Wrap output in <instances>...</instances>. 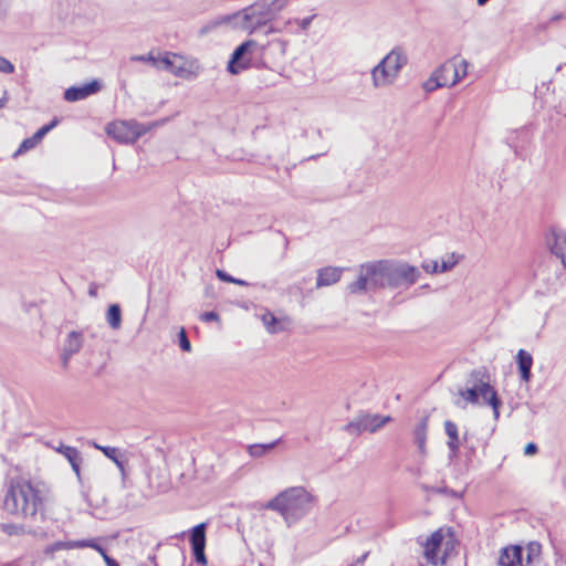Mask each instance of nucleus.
I'll list each match as a JSON object with an SVG mask.
<instances>
[{
    "mask_svg": "<svg viewBox=\"0 0 566 566\" xmlns=\"http://www.w3.org/2000/svg\"><path fill=\"white\" fill-rule=\"evenodd\" d=\"M280 442L281 438L268 443L250 444V458H261L270 453Z\"/></svg>",
    "mask_w": 566,
    "mask_h": 566,
    "instance_id": "obj_24",
    "label": "nucleus"
},
{
    "mask_svg": "<svg viewBox=\"0 0 566 566\" xmlns=\"http://www.w3.org/2000/svg\"><path fill=\"white\" fill-rule=\"evenodd\" d=\"M316 503V497L303 486H292L280 492L265 504V509L277 512L287 526L305 517Z\"/></svg>",
    "mask_w": 566,
    "mask_h": 566,
    "instance_id": "obj_4",
    "label": "nucleus"
},
{
    "mask_svg": "<svg viewBox=\"0 0 566 566\" xmlns=\"http://www.w3.org/2000/svg\"><path fill=\"white\" fill-rule=\"evenodd\" d=\"M106 321L113 329H118L122 326V310L118 304L109 305L106 313Z\"/></svg>",
    "mask_w": 566,
    "mask_h": 566,
    "instance_id": "obj_25",
    "label": "nucleus"
},
{
    "mask_svg": "<svg viewBox=\"0 0 566 566\" xmlns=\"http://www.w3.org/2000/svg\"><path fill=\"white\" fill-rule=\"evenodd\" d=\"M132 61H138V62H150L155 67L158 66V57L153 54V52H149L147 55H134L130 57Z\"/></svg>",
    "mask_w": 566,
    "mask_h": 566,
    "instance_id": "obj_39",
    "label": "nucleus"
},
{
    "mask_svg": "<svg viewBox=\"0 0 566 566\" xmlns=\"http://www.w3.org/2000/svg\"><path fill=\"white\" fill-rule=\"evenodd\" d=\"M57 124H59V119L54 118L51 123H49L48 125H44L40 129H38L31 138L38 145L43 139V137L50 130H52Z\"/></svg>",
    "mask_w": 566,
    "mask_h": 566,
    "instance_id": "obj_29",
    "label": "nucleus"
},
{
    "mask_svg": "<svg viewBox=\"0 0 566 566\" xmlns=\"http://www.w3.org/2000/svg\"><path fill=\"white\" fill-rule=\"evenodd\" d=\"M392 69L385 62V57L380 60V62L371 70V80L374 87H384L391 85L395 80L398 77L394 75Z\"/></svg>",
    "mask_w": 566,
    "mask_h": 566,
    "instance_id": "obj_13",
    "label": "nucleus"
},
{
    "mask_svg": "<svg viewBox=\"0 0 566 566\" xmlns=\"http://www.w3.org/2000/svg\"><path fill=\"white\" fill-rule=\"evenodd\" d=\"M444 431H446V434L448 436L447 446L449 449V458L450 459L457 458L459 454L460 447H461V440L459 437L458 426L451 420H446L444 421Z\"/></svg>",
    "mask_w": 566,
    "mask_h": 566,
    "instance_id": "obj_19",
    "label": "nucleus"
},
{
    "mask_svg": "<svg viewBox=\"0 0 566 566\" xmlns=\"http://www.w3.org/2000/svg\"><path fill=\"white\" fill-rule=\"evenodd\" d=\"M201 66L197 59L185 57L178 54L172 74L184 80H195L200 73Z\"/></svg>",
    "mask_w": 566,
    "mask_h": 566,
    "instance_id": "obj_10",
    "label": "nucleus"
},
{
    "mask_svg": "<svg viewBox=\"0 0 566 566\" xmlns=\"http://www.w3.org/2000/svg\"><path fill=\"white\" fill-rule=\"evenodd\" d=\"M438 552L439 551H437L434 548H429V547L424 546V556L431 563H434Z\"/></svg>",
    "mask_w": 566,
    "mask_h": 566,
    "instance_id": "obj_45",
    "label": "nucleus"
},
{
    "mask_svg": "<svg viewBox=\"0 0 566 566\" xmlns=\"http://www.w3.org/2000/svg\"><path fill=\"white\" fill-rule=\"evenodd\" d=\"M490 0H476L478 6L483 7L485 6Z\"/></svg>",
    "mask_w": 566,
    "mask_h": 566,
    "instance_id": "obj_55",
    "label": "nucleus"
},
{
    "mask_svg": "<svg viewBox=\"0 0 566 566\" xmlns=\"http://www.w3.org/2000/svg\"><path fill=\"white\" fill-rule=\"evenodd\" d=\"M420 276V271L406 262L379 260L360 265L356 281L347 285L352 294L376 289H409Z\"/></svg>",
    "mask_w": 566,
    "mask_h": 566,
    "instance_id": "obj_2",
    "label": "nucleus"
},
{
    "mask_svg": "<svg viewBox=\"0 0 566 566\" xmlns=\"http://www.w3.org/2000/svg\"><path fill=\"white\" fill-rule=\"evenodd\" d=\"M106 566H119V564L111 556H105Z\"/></svg>",
    "mask_w": 566,
    "mask_h": 566,
    "instance_id": "obj_50",
    "label": "nucleus"
},
{
    "mask_svg": "<svg viewBox=\"0 0 566 566\" xmlns=\"http://www.w3.org/2000/svg\"><path fill=\"white\" fill-rule=\"evenodd\" d=\"M289 0H259L250 4V69L264 67L265 86L274 83L285 54V43L279 39H259L274 32L272 20L287 4Z\"/></svg>",
    "mask_w": 566,
    "mask_h": 566,
    "instance_id": "obj_1",
    "label": "nucleus"
},
{
    "mask_svg": "<svg viewBox=\"0 0 566 566\" xmlns=\"http://www.w3.org/2000/svg\"><path fill=\"white\" fill-rule=\"evenodd\" d=\"M57 124H59V119L54 118L51 123H49L48 125H44L40 129H38L31 138L38 145L43 139V137L50 130H52Z\"/></svg>",
    "mask_w": 566,
    "mask_h": 566,
    "instance_id": "obj_32",
    "label": "nucleus"
},
{
    "mask_svg": "<svg viewBox=\"0 0 566 566\" xmlns=\"http://www.w3.org/2000/svg\"><path fill=\"white\" fill-rule=\"evenodd\" d=\"M99 90L101 83L97 80H93L90 83L66 88L64 92V98L67 102H77L88 97L90 95L96 94Z\"/></svg>",
    "mask_w": 566,
    "mask_h": 566,
    "instance_id": "obj_12",
    "label": "nucleus"
},
{
    "mask_svg": "<svg viewBox=\"0 0 566 566\" xmlns=\"http://www.w3.org/2000/svg\"><path fill=\"white\" fill-rule=\"evenodd\" d=\"M460 395L471 403H478L479 397L481 396L483 400L492 407L494 418L497 419L500 417L499 409L502 406V401L496 390L489 382H482L481 386L473 385L471 388L460 390Z\"/></svg>",
    "mask_w": 566,
    "mask_h": 566,
    "instance_id": "obj_6",
    "label": "nucleus"
},
{
    "mask_svg": "<svg viewBox=\"0 0 566 566\" xmlns=\"http://www.w3.org/2000/svg\"><path fill=\"white\" fill-rule=\"evenodd\" d=\"M343 268L326 266L317 271L316 287L321 289L337 283L343 273Z\"/></svg>",
    "mask_w": 566,
    "mask_h": 566,
    "instance_id": "obj_16",
    "label": "nucleus"
},
{
    "mask_svg": "<svg viewBox=\"0 0 566 566\" xmlns=\"http://www.w3.org/2000/svg\"><path fill=\"white\" fill-rule=\"evenodd\" d=\"M81 462H82V457H80L77 461L70 463L72 467V470L74 471V473L80 482L82 480L81 469H80Z\"/></svg>",
    "mask_w": 566,
    "mask_h": 566,
    "instance_id": "obj_47",
    "label": "nucleus"
},
{
    "mask_svg": "<svg viewBox=\"0 0 566 566\" xmlns=\"http://www.w3.org/2000/svg\"><path fill=\"white\" fill-rule=\"evenodd\" d=\"M206 530L207 524L200 523L196 525L190 533V543L195 555V559L198 564H201L202 566L207 565V557L205 554Z\"/></svg>",
    "mask_w": 566,
    "mask_h": 566,
    "instance_id": "obj_9",
    "label": "nucleus"
},
{
    "mask_svg": "<svg viewBox=\"0 0 566 566\" xmlns=\"http://www.w3.org/2000/svg\"><path fill=\"white\" fill-rule=\"evenodd\" d=\"M457 261H442L441 265H439V272H448L454 268Z\"/></svg>",
    "mask_w": 566,
    "mask_h": 566,
    "instance_id": "obj_44",
    "label": "nucleus"
},
{
    "mask_svg": "<svg viewBox=\"0 0 566 566\" xmlns=\"http://www.w3.org/2000/svg\"><path fill=\"white\" fill-rule=\"evenodd\" d=\"M443 541V535L440 530L433 532L426 541L424 546L429 548H434L437 551L440 549V546Z\"/></svg>",
    "mask_w": 566,
    "mask_h": 566,
    "instance_id": "obj_34",
    "label": "nucleus"
},
{
    "mask_svg": "<svg viewBox=\"0 0 566 566\" xmlns=\"http://www.w3.org/2000/svg\"><path fill=\"white\" fill-rule=\"evenodd\" d=\"M538 451L537 444L534 442H530L524 448L525 455H534Z\"/></svg>",
    "mask_w": 566,
    "mask_h": 566,
    "instance_id": "obj_46",
    "label": "nucleus"
},
{
    "mask_svg": "<svg viewBox=\"0 0 566 566\" xmlns=\"http://www.w3.org/2000/svg\"><path fill=\"white\" fill-rule=\"evenodd\" d=\"M451 74L453 75V78L451 82H449V85L453 86L460 82V80L467 74V71L463 70L462 74H460L457 65L453 63V71H451Z\"/></svg>",
    "mask_w": 566,
    "mask_h": 566,
    "instance_id": "obj_41",
    "label": "nucleus"
},
{
    "mask_svg": "<svg viewBox=\"0 0 566 566\" xmlns=\"http://www.w3.org/2000/svg\"><path fill=\"white\" fill-rule=\"evenodd\" d=\"M36 146V144L33 142L31 137L25 138L19 146V148L13 154V157L17 158L18 156L33 149Z\"/></svg>",
    "mask_w": 566,
    "mask_h": 566,
    "instance_id": "obj_36",
    "label": "nucleus"
},
{
    "mask_svg": "<svg viewBox=\"0 0 566 566\" xmlns=\"http://www.w3.org/2000/svg\"><path fill=\"white\" fill-rule=\"evenodd\" d=\"M422 268L428 273H438L439 272V263L437 261H431L429 263H423Z\"/></svg>",
    "mask_w": 566,
    "mask_h": 566,
    "instance_id": "obj_43",
    "label": "nucleus"
},
{
    "mask_svg": "<svg viewBox=\"0 0 566 566\" xmlns=\"http://www.w3.org/2000/svg\"><path fill=\"white\" fill-rule=\"evenodd\" d=\"M385 62L392 69L394 75H399L400 71L408 64V56L402 46H395L386 56Z\"/></svg>",
    "mask_w": 566,
    "mask_h": 566,
    "instance_id": "obj_17",
    "label": "nucleus"
},
{
    "mask_svg": "<svg viewBox=\"0 0 566 566\" xmlns=\"http://www.w3.org/2000/svg\"><path fill=\"white\" fill-rule=\"evenodd\" d=\"M232 21H235V27L244 29L248 23V9H243L233 15H223L209 21L201 28L200 34H207L216 28L231 23Z\"/></svg>",
    "mask_w": 566,
    "mask_h": 566,
    "instance_id": "obj_11",
    "label": "nucleus"
},
{
    "mask_svg": "<svg viewBox=\"0 0 566 566\" xmlns=\"http://www.w3.org/2000/svg\"><path fill=\"white\" fill-rule=\"evenodd\" d=\"M216 274L223 282L235 283L239 285H247V282L244 280L234 279L233 276H231L223 270H217Z\"/></svg>",
    "mask_w": 566,
    "mask_h": 566,
    "instance_id": "obj_38",
    "label": "nucleus"
},
{
    "mask_svg": "<svg viewBox=\"0 0 566 566\" xmlns=\"http://www.w3.org/2000/svg\"><path fill=\"white\" fill-rule=\"evenodd\" d=\"M516 363L521 375V379L524 381H530L532 377L531 370L533 366L532 355L525 349H520L516 355Z\"/></svg>",
    "mask_w": 566,
    "mask_h": 566,
    "instance_id": "obj_21",
    "label": "nucleus"
},
{
    "mask_svg": "<svg viewBox=\"0 0 566 566\" xmlns=\"http://www.w3.org/2000/svg\"><path fill=\"white\" fill-rule=\"evenodd\" d=\"M426 490H429V488H426ZM430 491L436 492V493H447L448 489L447 488H430Z\"/></svg>",
    "mask_w": 566,
    "mask_h": 566,
    "instance_id": "obj_51",
    "label": "nucleus"
},
{
    "mask_svg": "<svg viewBox=\"0 0 566 566\" xmlns=\"http://www.w3.org/2000/svg\"><path fill=\"white\" fill-rule=\"evenodd\" d=\"M313 19H314V15H312V17H306V18L302 19V20L298 22V24H300L301 29H302V30H304V31H305V30H307V29H308V27L311 25V23H312Z\"/></svg>",
    "mask_w": 566,
    "mask_h": 566,
    "instance_id": "obj_48",
    "label": "nucleus"
},
{
    "mask_svg": "<svg viewBox=\"0 0 566 566\" xmlns=\"http://www.w3.org/2000/svg\"><path fill=\"white\" fill-rule=\"evenodd\" d=\"M57 124H59V119L54 118L51 123H49L48 125H44L40 129H38L31 138L38 145L43 139V137L50 130H52Z\"/></svg>",
    "mask_w": 566,
    "mask_h": 566,
    "instance_id": "obj_30",
    "label": "nucleus"
},
{
    "mask_svg": "<svg viewBox=\"0 0 566 566\" xmlns=\"http://www.w3.org/2000/svg\"><path fill=\"white\" fill-rule=\"evenodd\" d=\"M84 337L81 332L72 331L67 334L62 352V364L66 368L70 358L77 354L83 347Z\"/></svg>",
    "mask_w": 566,
    "mask_h": 566,
    "instance_id": "obj_14",
    "label": "nucleus"
},
{
    "mask_svg": "<svg viewBox=\"0 0 566 566\" xmlns=\"http://www.w3.org/2000/svg\"><path fill=\"white\" fill-rule=\"evenodd\" d=\"M256 78H259L260 84H263L261 81L266 78L265 71L263 70V78H260V75H256Z\"/></svg>",
    "mask_w": 566,
    "mask_h": 566,
    "instance_id": "obj_56",
    "label": "nucleus"
},
{
    "mask_svg": "<svg viewBox=\"0 0 566 566\" xmlns=\"http://www.w3.org/2000/svg\"><path fill=\"white\" fill-rule=\"evenodd\" d=\"M57 451H59L61 454H63V455L67 459V461H69L70 463L77 461V460H78V458L81 457L80 451H78L76 448H74V447H70V446H63V444H62V446L57 449Z\"/></svg>",
    "mask_w": 566,
    "mask_h": 566,
    "instance_id": "obj_33",
    "label": "nucleus"
},
{
    "mask_svg": "<svg viewBox=\"0 0 566 566\" xmlns=\"http://www.w3.org/2000/svg\"><path fill=\"white\" fill-rule=\"evenodd\" d=\"M167 122L168 118L147 124L135 119L115 120L106 126L105 132L119 144H134L139 137Z\"/></svg>",
    "mask_w": 566,
    "mask_h": 566,
    "instance_id": "obj_5",
    "label": "nucleus"
},
{
    "mask_svg": "<svg viewBox=\"0 0 566 566\" xmlns=\"http://www.w3.org/2000/svg\"><path fill=\"white\" fill-rule=\"evenodd\" d=\"M428 423H429V417H422L420 421L417 423V426L413 429V441L418 447L419 453L421 455L427 454V433H428Z\"/></svg>",
    "mask_w": 566,
    "mask_h": 566,
    "instance_id": "obj_20",
    "label": "nucleus"
},
{
    "mask_svg": "<svg viewBox=\"0 0 566 566\" xmlns=\"http://www.w3.org/2000/svg\"><path fill=\"white\" fill-rule=\"evenodd\" d=\"M248 53V40L243 41L232 53L231 59L228 62V71L231 74H239L248 67V61L243 60Z\"/></svg>",
    "mask_w": 566,
    "mask_h": 566,
    "instance_id": "obj_15",
    "label": "nucleus"
},
{
    "mask_svg": "<svg viewBox=\"0 0 566 566\" xmlns=\"http://www.w3.org/2000/svg\"><path fill=\"white\" fill-rule=\"evenodd\" d=\"M177 53L166 52L163 57H158V69L166 70L172 74V70L175 67V63L177 60Z\"/></svg>",
    "mask_w": 566,
    "mask_h": 566,
    "instance_id": "obj_28",
    "label": "nucleus"
},
{
    "mask_svg": "<svg viewBox=\"0 0 566 566\" xmlns=\"http://www.w3.org/2000/svg\"><path fill=\"white\" fill-rule=\"evenodd\" d=\"M200 319H201L202 322H206V323H208V322H214V321H219V315H218L216 312H213V311H211V312H205V313H202V314L200 315Z\"/></svg>",
    "mask_w": 566,
    "mask_h": 566,
    "instance_id": "obj_42",
    "label": "nucleus"
},
{
    "mask_svg": "<svg viewBox=\"0 0 566 566\" xmlns=\"http://www.w3.org/2000/svg\"><path fill=\"white\" fill-rule=\"evenodd\" d=\"M178 342H179V346L180 348L184 350V352H191V343L187 336V333L185 331V328H180L179 333H178Z\"/></svg>",
    "mask_w": 566,
    "mask_h": 566,
    "instance_id": "obj_37",
    "label": "nucleus"
},
{
    "mask_svg": "<svg viewBox=\"0 0 566 566\" xmlns=\"http://www.w3.org/2000/svg\"><path fill=\"white\" fill-rule=\"evenodd\" d=\"M450 74H451V73H441V74H440L441 81H449L448 76H449Z\"/></svg>",
    "mask_w": 566,
    "mask_h": 566,
    "instance_id": "obj_54",
    "label": "nucleus"
},
{
    "mask_svg": "<svg viewBox=\"0 0 566 566\" xmlns=\"http://www.w3.org/2000/svg\"><path fill=\"white\" fill-rule=\"evenodd\" d=\"M549 251L562 260L566 269V232L556 226H551L544 235Z\"/></svg>",
    "mask_w": 566,
    "mask_h": 566,
    "instance_id": "obj_8",
    "label": "nucleus"
},
{
    "mask_svg": "<svg viewBox=\"0 0 566 566\" xmlns=\"http://www.w3.org/2000/svg\"><path fill=\"white\" fill-rule=\"evenodd\" d=\"M390 420L391 418L389 416L360 413L349 421L344 427V430L353 436H359L364 431L376 432Z\"/></svg>",
    "mask_w": 566,
    "mask_h": 566,
    "instance_id": "obj_7",
    "label": "nucleus"
},
{
    "mask_svg": "<svg viewBox=\"0 0 566 566\" xmlns=\"http://www.w3.org/2000/svg\"><path fill=\"white\" fill-rule=\"evenodd\" d=\"M489 378L486 368L482 367L479 369H474L470 374V381L473 382V385L481 386L482 382H485L484 379Z\"/></svg>",
    "mask_w": 566,
    "mask_h": 566,
    "instance_id": "obj_35",
    "label": "nucleus"
},
{
    "mask_svg": "<svg viewBox=\"0 0 566 566\" xmlns=\"http://www.w3.org/2000/svg\"><path fill=\"white\" fill-rule=\"evenodd\" d=\"M261 321L266 331L271 334H276L285 329L284 322L275 317L271 312H266L261 316Z\"/></svg>",
    "mask_w": 566,
    "mask_h": 566,
    "instance_id": "obj_23",
    "label": "nucleus"
},
{
    "mask_svg": "<svg viewBox=\"0 0 566 566\" xmlns=\"http://www.w3.org/2000/svg\"><path fill=\"white\" fill-rule=\"evenodd\" d=\"M368 552L364 553L361 556H359L356 562L354 564H352L350 566H357L358 564H363L366 558L368 557Z\"/></svg>",
    "mask_w": 566,
    "mask_h": 566,
    "instance_id": "obj_49",
    "label": "nucleus"
},
{
    "mask_svg": "<svg viewBox=\"0 0 566 566\" xmlns=\"http://www.w3.org/2000/svg\"><path fill=\"white\" fill-rule=\"evenodd\" d=\"M57 124H59V119L54 118L51 123H49L48 125H44L40 129H38L31 138L38 145L43 139V137L50 130H52Z\"/></svg>",
    "mask_w": 566,
    "mask_h": 566,
    "instance_id": "obj_31",
    "label": "nucleus"
},
{
    "mask_svg": "<svg viewBox=\"0 0 566 566\" xmlns=\"http://www.w3.org/2000/svg\"><path fill=\"white\" fill-rule=\"evenodd\" d=\"M453 71V63L446 62L440 67H438L432 75L423 83V90L426 92H433L439 87L448 86L449 81H441V73H451Z\"/></svg>",
    "mask_w": 566,
    "mask_h": 566,
    "instance_id": "obj_18",
    "label": "nucleus"
},
{
    "mask_svg": "<svg viewBox=\"0 0 566 566\" xmlns=\"http://www.w3.org/2000/svg\"><path fill=\"white\" fill-rule=\"evenodd\" d=\"M14 72V65L6 57L0 55V73L12 74Z\"/></svg>",
    "mask_w": 566,
    "mask_h": 566,
    "instance_id": "obj_40",
    "label": "nucleus"
},
{
    "mask_svg": "<svg viewBox=\"0 0 566 566\" xmlns=\"http://www.w3.org/2000/svg\"><path fill=\"white\" fill-rule=\"evenodd\" d=\"M8 99H9V98H8V93H7V92H4V93H3V96L0 98V108H2V107H4V106H6V104L8 103Z\"/></svg>",
    "mask_w": 566,
    "mask_h": 566,
    "instance_id": "obj_52",
    "label": "nucleus"
},
{
    "mask_svg": "<svg viewBox=\"0 0 566 566\" xmlns=\"http://www.w3.org/2000/svg\"><path fill=\"white\" fill-rule=\"evenodd\" d=\"M94 448L101 450L108 459H111L120 470L124 469L119 450L115 447H103L94 443Z\"/></svg>",
    "mask_w": 566,
    "mask_h": 566,
    "instance_id": "obj_26",
    "label": "nucleus"
},
{
    "mask_svg": "<svg viewBox=\"0 0 566 566\" xmlns=\"http://www.w3.org/2000/svg\"><path fill=\"white\" fill-rule=\"evenodd\" d=\"M71 547H73V548H84V547L93 548L101 554V556L103 557L104 560H105V556H108L107 553L105 552V549L94 538L72 542Z\"/></svg>",
    "mask_w": 566,
    "mask_h": 566,
    "instance_id": "obj_27",
    "label": "nucleus"
},
{
    "mask_svg": "<svg viewBox=\"0 0 566 566\" xmlns=\"http://www.w3.org/2000/svg\"><path fill=\"white\" fill-rule=\"evenodd\" d=\"M6 12H7V9L3 6V3L0 1V18L4 17Z\"/></svg>",
    "mask_w": 566,
    "mask_h": 566,
    "instance_id": "obj_53",
    "label": "nucleus"
},
{
    "mask_svg": "<svg viewBox=\"0 0 566 566\" xmlns=\"http://www.w3.org/2000/svg\"><path fill=\"white\" fill-rule=\"evenodd\" d=\"M45 500L44 485L24 479H14L10 482L3 506L11 514L35 517L38 512L44 509Z\"/></svg>",
    "mask_w": 566,
    "mask_h": 566,
    "instance_id": "obj_3",
    "label": "nucleus"
},
{
    "mask_svg": "<svg viewBox=\"0 0 566 566\" xmlns=\"http://www.w3.org/2000/svg\"><path fill=\"white\" fill-rule=\"evenodd\" d=\"M523 548L521 546H511L502 551L500 556L501 566H518L522 563Z\"/></svg>",
    "mask_w": 566,
    "mask_h": 566,
    "instance_id": "obj_22",
    "label": "nucleus"
}]
</instances>
